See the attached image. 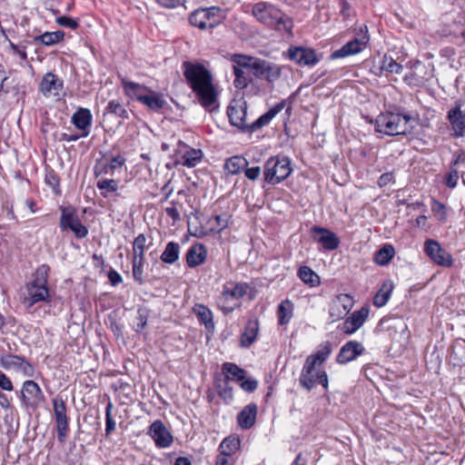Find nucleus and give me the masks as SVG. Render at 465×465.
I'll return each instance as SVG.
<instances>
[{
  "label": "nucleus",
  "mask_w": 465,
  "mask_h": 465,
  "mask_svg": "<svg viewBox=\"0 0 465 465\" xmlns=\"http://www.w3.org/2000/svg\"><path fill=\"white\" fill-rule=\"evenodd\" d=\"M56 23L64 27H68L71 29H76L78 27V23L71 17L68 16H60L56 18Z\"/></svg>",
  "instance_id": "obj_57"
},
{
  "label": "nucleus",
  "mask_w": 465,
  "mask_h": 465,
  "mask_svg": "<svg viewBox=\"0 0 465 465\" xmlns=\"http://www.w3.org/2000/svg\"><path fill=\"white\" fill-rule=\"evenodd\" d=\"M299 278L312 287L320 284V277L308 266H302L298 271Z\"/></svg>",
  "instance_id": "obj_44"
},
{
  "label": "nucleus",
  "mask_w": 465,
  "mask_h": 465,
  "mask_svg": "<svg viewBox=\"0 0 465 465\" xmlns=\"http://www.w3.org/2000/svg\"><path fill=\"white\" fill-rule=\"evenodd\" d=\"M289 58L300 65H315L320 59L312 48L294 46L289 48Z\"/></svg>",
  "instance_id": "obj_17"
},
{
  "label": "nucleus",
  "mask_w": 465,
  "mask_h": 465,
  "mask_svg": "<svg viewBox=\"0 0 465 465\" xmlns=\"http://www.w3.org/2000/svg\"><path fill=\"white\" fill-rule=\"evenodd\" d=\"M369 316V308L361 307L349 316L342 323L341 330L346 334H352L359 330Z\"/></svg>",
  "instance_id": "obj_22"
},
{
  "label": "nucleus",
  "mask_w": 465,
  "mask_h": 465,
  "mask_svg": "<svg viewBox=\"0 0 465 465\" xmlns=\"http://www.w3.org/2000/svg\"><path fill=\"white\" fill-rule=\"evenodd\" d=\"M143 260H134L132 261L133 263V276L134 280L142 284L143 282Z\"/></svg>",
  "instance_id": "obj_51"
},
{
  "label": "nucleus",
  "mask_w": 465,
  "mask_h": 465,
  "mask_svg": "<svg viewBox=\"0 0 465 465\" xmlns=\"http://www.w3.org/2000/svg\"><path fill=\"white\" fill-rule=\"evenodd\" d=\"M252 13L259 22L270 27L276 26L282 21V13L273 5L266 2L253 5Z\"/></svg>",
  "instance_id": "obj_8"
},
{
  "label": "nucleus",
  "mask_w": 465,
  "mask_h": 465,
  "mask_svg": "<svg viewBox=\"0 0 465 465\" xmlns=\"http://www.w3.org/2000/svg\"><path fill=\"white\" fill-rule=\"evenodd\" d=\"M218 7L200 8L190 15L189 22L201 30L213 29L220 24Z\"/></svg>",
  "instance_id": "obj_7"
},
{
  "label": "nucleus",
  "mask_w": 465,
  "mask_h": 465,
  "mask_svg": "<svg viewBox=\"0 0 465 465\" xmlns=\"http://www.w3.org/2000/svg\"><path fill=\"white\" fill-rule=\"evenodd\" d=\"M22 400L26 406L35 407L43 399L39 385L34 381H25L23 384Z\"/></svg>",
  "instance_id": "obj_20"
},
{
  "label": "nucleus",
  "mask_w": 465,
  "mask_h": 465,
  "mask_svg": "<svg viewBox=\"0 0 465 465\" xmlns=\"http://www.w3.org/2000/svg\"><path fill=\"white\" fill-rule=\"evenodd\" d=\"M394 253V248L390 244H385L375 252L374 261L379 265H386L393 258Z\"/></svg>",
  "instance_id": "obj_45"
},
{
  "label": "nucleus",
  "mask_w": 465,
  "mask_h": 465,
  "mask_svg": "<svg viewBox=\"0 0 465 465\" xmlns=\"http://www.w3.org/2000/svg\"><path fill=\"white\" fill-rule=\"evenodd\" d=\"M239 449V439L234 437H227L220 443L218 450L220 452L219 454L232 457V455L236 453Z\"/></svg>",
  "instance_id": "obj_37"
},
{
  "label": "nucleus",
  "mask_w": 465,
  "mask_h": 465,
  "mask_svg": "<svg viewBox=\"0 0 465 465\" xmlns=\"http://www.w3.org/2000/svg\"><path fill=\"white\" fill-rule=\"evenodd\" d=\"M183 75L199 103L205 109L211 110L217 103L218 96L212 73L204 65L188 61L183 63Z\"/></svg>",
  "instance_id": "obj_1"
},
{
  "label": "nucleus",
  "mask_w": 465,
  "mask_h": 465,
  "mask_svg": "<svg viewBox=\"0 0 465 465\" xmlns=\"http://www.w3.org/2000/svg\"><path fill=\"white\" fill-rule=\"evenodd\" d=\"M244 173L248 179L254 181L260 176L261 168L259 166L245 168Z\"/></svg>",
  "instance_id": "obj_62"
},
{
  "label": "nucleus",
  "mask_w": 465,
  "mask_h": 465,
  "mask_svg": "<svg viewBox=\"0 0 465 465\" xmlns=\"http://www.w3.org/2000/svg\"><path fill=\"white\" fill-rule=\"evenodd\" d=\"M294 305L289 299L283 300L278 306V321L280 325L289 323L293 315Z\"/></svg>",
  "instance_id": "obj_33"
},
{
  "label": "nucleus",
  "mask_w": 465,
  "mask_h": 465,
  "mask_svg": "<svg viewBox=\"0 0 465 465\" xmlns=\"http://www.w3.org/2000/svg\"><path fill=\"white\" fill-rule=\"evenodd\" d=\"M306 361L302 367L301 375H300V384L304 389L311 391L313 389L317 383L322 385L324 389H328V376L327 373L322 370H317V366L313 365L309 372H306Z\"/></svg>",
  "instance_id": "obj_13"
},
{
  "label": "nucleus",
  "mask_w": 465,
  "mask_h": 465,
  "mask_svg": "<svg viewBox=\"0 0 465 465\" xmlns=\"http://www.w3.org/2000/svg\"><path fill=\"white\" fill-rule=\"evenodd\" d=\"M157 3L166 8H174L178 5H183L184 0H157Z\"/></svg>",
  "instance_id": "obj_60"
},
{
  "label": "nucleus",
  "mask_w": 465,
  "mask_h": 465,
  "mask_svg": "<svg viewBox=\"0 0 465 465\" xmlns=\"http://www.w3.org/2000/svg\"><path fill=\"white\" fill-rule=\"evenodd\" d=\"M382 68L388 72L399 74L402 71V66L396 63L393 59L385 60Z\"/></svg>",
  "instance_id": "obj_56"
},
{
  "label": "nucleus",
  "mask_w": 465,
  "mask_h": 465,
  "mask_svg": "<svg viewBox=\"0 0 465 465\" xmlns=\"http://www.w3.org/2000/svg\"><path fill=\"white\" fill-rule=\"evenodd\" d=\"M64 87V82L56 74H45L40 83L39 90L45 97L59 96Z\"/></svg>",
  "instance_id": "obj_19"
},
{
  "label": "nucleus",
  "mask_w": 465,
  "mask_h": 465,
  "mask_svg": "<svg viewBox=\"0 0 465 465\" xmlns=\"http://www.w3.org/2000/svg\"><path fill=\"white\" fill-rule=\"evenodd\" d=\"M125 160L121 155L114 156L111 159L109 163L100 162L97 163L94 168L95 175L98 177L100 175L111 174L113 175L115 169L121 168Z\"/></svg>",
  "instance_id": "obj_29"
},
{
  "label": "nucleus",
  "mask_w": 465,
  "mask_h": 465,
  "mask_svg": "<svg viewBox=\"0 0 465 465\" xmlns=\"http://www.w3.org/2000/svg\"><path fill=\"white\" fill-rule=\"evenodd\" d=\"M96 186L101 191L102 196L106 198L118 190V182L114 179L102 178L97 181Z\"/></svg>",
  "instance_id": "obj_47"
},
{
  "label": "nucleus",
  "mask_w": 465,
  "mask_h": 465,
  "mask_svg": "<svg viewBox=\"0 0 465 465\" xmlns=\"http://www.w3.org/2000/svg\"><path fill=\"white\" fill-rule=\"evenodd\" d=\"M241 381V388L247 392H252L258 387V381L252 378H248V379L244 378L242 381Z\"/></svg>",
  "instance_id": "obj_55"
},
{
  "label": "nucleus",
  "mask_w": 465,
  "mask_h": 465,
  "mask_svg": "<svg viewBox=\"0 0 465 465\" xmlns=\"http://www.w3.org/2000/svg\"><path fill=\"white\" fill-rule=\"evenodd\" d=\"M0 388L5 391H13V389H14L13 383L10 381V379L1 371H0Z\"/></svg>",
  "instance_id": "obj_58"
},
{
  "label": "nucleus",
  "mask_w": 465,
  "mask_h": 465,
  "mask_svg": "<svg viewBox=\"0 0 465 465\" xmlns=\"http://www.w3.org/2000/svg\"><path fill=\"white\" fill-rule=\"evenodd\" d=\"M112 410H113V404L112 402H109L105 408V431L106 434H109L111 431H113L115 429V422L112 418Z\"/></svg>",
  "instance_id": "obj_54"
},
{
  "label": "nucleus",
  "mask_w": 465,
  "mask_h": 465,
  "mask_svg": "<svg viewBox=\"0 0 465 465\" xmlns=\"http://www.w3.org/2000/svg\"><path fill=\"white\" fill-rule=\"evenodd\" d=\"M60 227L62 231L71 230L76 238H84L88 234V229L84 226L72 207L62 208L60 218Z\"/></svg>",
  "instance_id": "obj_10"
},
{
  "label": "nucleus",
  "mask_w": 465,
  "mask_h": 465,
  "mask_svg": "<svg viewBox=\"0 0 465 465\" xmlns=\"http://www.w3.org/2000/svg\"><path fill=\"white\" fill-rule=\"evenodd\" d=\"M424 251L430 259L436 264L443 267H450L452 264V257L440 243L434 240H427L424 244Z\"/></svg>",
  "instance_id": "obj_14"
},
{
  "label": "nucleus",
  "mask_w": 465,
  "mask_h": 465,
  "mask_svg": "<svg viewBox=\"0 0 465 465\" xmlns=\"http://www.w3.org/2000/svg\"><path fill=\"white\" fill-rule=\"evenodd\" d=\"M146 244V237L143 233H140L133 242L134 260L144 261V251Z\"/></svg>",
  "instance_id": "obj_49"
},
{
  "label": "nucleus",
  "mask_w": 465,
  "mask_h": 465,
  "mask_svg": "<svg viewBox=\"0 0 465 465\" xmlns=\"http://www.w3.org/2000/svg\"><path fill=\"white\" fill-rule=\"evenodd\" d=\"M234 460L231 456L219 454L215 460V465H234Z\"/></svg>",
  "instance_id": "obj_63"
},
{
  "label": "nucleus",
  "mask_w": 465,
  "mask_h": 465,
  "mask_svg": "<svg viewBox=\"0 0 465 465\" xmlns=\"http://www.w3.org/2000/svg\"><path fill=\"white\" fill-rule=\"evenodd\" d=\"M448 120L453 135L455 137H462L465 134V109L462 110L460 105L457 104L449 111Z\"/></svg>",
  "instance_id": "obj_23"
},
{
  "label": "nucleus",
  "mask_w": 465,
  "mask_h": 465,
  "mask_svg": "<svg viewBox=\"0 0 465 465\" xmlns=\"http://www.w3.org/2000/svg\"><path fill=\"white\" fill-rule=\"evenodd\" d=\"M291 162L285 156H272L264 164V180L270 184H277L292 173Z\"/></svg>",
  "instance_id": "obj_5"
},
{
  "label": "nucleus",
  "mask_w": 465,
  "mask_h": 465,
  "mask_svg": "<svg viewBox=\"0 0 465 465\" xmlns=\"http://www.w3.org/2000/svg\"><path fill=\"white\" fill-rule=\"evenodd\" d=\"M415 224L417 227L421 228L424 232H428L430 229L428 217L425 215L419 216L415 221Z\"/></svg>",
  "instance_id": "obj_61"
},
{
  "label": "nucleus",
  "mask_w": 465,
  "mask_h": 465,
  "mask_svg": "<svg viewBox=\"0 0 465 465\" xmlns=\"http://www.w3.org/2000/svg\"><path fill=\"white\" fill-rule=\"evenodd\" d=\"M23 359H24L23 357L13 355V354L2 355L0 357V365L5 370H10V369L17 370L18 367L20 366V363L22 362Z\"/></svg>",
  "instance_id": "obj_50"
},
{
  "label": "nucleus",
  "mask_w": 465,
  "mask_h": 465,
  "mask_svg": "<svg viewBox=\"0 0 465 465\" xmlns=\"http://www.w3.org/2000/svg\"><path fill=\"white\" fill-rule=\"evenodd\" d=\"M285 107V102L282 101L272 107L268 112L260 116L251 125L245 122L247 105L245 102L233 101L227 109L230 123L241 130L255 131L267 125Z\"/></svg>",
  "instance_id": "obj_2"
},
{
  "label": "nucleus",
  "mask_w": 465,
  "mask_h": 465,
  "mask_svg": "<svg viewBox=\"0 0 465 465\" xmlns=\"http://www.w3.org/2000/svg\"><path fill=\"white\" fill-rule=\"evenodd\" d=\"M460 172L458 168H454L453 166H450V172L447 173L445 178L446 185L450 188L456 187L459 180Z\"/></svg>",
  "instance_id": "obj_53"
},
{
  "label": "nucleus",
  "mask_w": 465,
  "mask_h": 465,
  "mask_svg": "<svg viewBox=\"0 0 465 465\" xmlns=\"http://www.w3.org/2000/svg\"><path fill=\"white\" fill-rule=\"evenodd\" d=\"M363 351L364 347L361 342L350 341L341 348L337 355V362L340 364H346L362 354Z\"/></svg>",
  "instance_id": "obj_24"
},
{
  "label": "nucleus",
  "mask_w": 465,
  "mask_h": 465,
  "mask_svg": "<svg viewBox=\"0 0 465 465\" xmlns=\"http://www.w3.org/2000/svg\"><path fill=\"white\" fill-rule=\"evenodd\" d=\"M312 232L314 240L320 242L325 250L333 251L339 247L340 239L331 231L315 226Z\"/></svg>",
  "instance_id": "obj_21"
},
{
  "label": "nucleus",
  "mask_w": 465,
  "mask_h": 465,
  "mask_svg": "<svg viewBox=\"0 0 465 465\" xmlns=\"http://www.w3.org/2000/svg\"><path fill=\"white\" fill-rule=\"evenodd\" d=\"M179 147L180 149H186L183 155L181 156V159L179 160V163L183 164V166L187 167H194L197 165V163L200 162L203 153L201 150L196 149H191L189 148L184 143L179 142Z\"/></svg>",
  "instance_id": "obj_30"
},
{
  "label": "nucleus",
  "mask_w": 465,
  "mask_h": 465,
  "mask_svg": "<svg viewBox=\"0 0 465 465\" xmlns=\"http://www.w3.org/2000/svg\"><path fill=\"white\" fill-rule=\"evenodd\" d=\"M104 115H114L121 119H128L129 114L125 106L117 100H112L104 108Z\"/></svg>",
  "instance_id": "obj_35"
},
{
  "label": "nucleus",
  "mask_w": 465,
  "mask_h": 465,
  "mask_svg": "<svg viewBox=\"0 0 465 465\" xmlns=\"http://www.w3.org/2000/svg\"><path fill=\"white\" fill-rule=\"evenodd\" d=\"M148 321V312L145 309H138L136 316V324L134 330L136 332L142 331L146 326Z\"/></svg>",
  "instance_id": "obj_52"
},
{
  "label": "nucleus",
  "mask_w": 465,
  "mask_h": 465,
  "mask_svg": "<svg viewBox=\"0 0 465 465\" xmlns=\"http://www.w3.org/2000/svg\"><path fill=\"white\" fill-rule=\"evenodd\" d=\"M331 349L329 343L326 344L325 348L322 351H317L314 354H312L306 359V372H309V370L313 366H320L322 362L326 361L328 356L331 354Z\"/></svg>",
  "instance_id": "obj_36"
},
{
  "label": "nucleus",
  "mask_w": 465,
  "mask_h": 465,
  "mask_svg": "<svg viewBox=\"0 0 465 465\" xmlns=\"http://www.w3.org/2000/svg\"><path fill=\"white\" fill-rule=\"evenodd\" d=\"M257 416V405L250 403L246 405L237 415V422L241 429L248 430L255 422Z\"/></svg>",
  "instance_id": "obj_26"
},
{
  "label": "nucleus",
  "mask_w": 465,
  "mask_h": 465,
  "mask_svg": "<svg viewBox=\"0 0 465 465\" xmlns=\"http://www.w3.org/2000/svg\"><path fill=\"white\" fill-rule=\"evenodd\" d=\"M148 434L159 448H168L173 443V436L162 420H154L149 427Z\"/></svg>",
  "instance_id": "obj_15"
},
{
  "label": "nucleus",
  "mask_w": 465,
  "mask_h": 465,
  "mask_svg": "<svg viewBox=\"0 0 465 465\" xmlns=\"http://www.w3.org/2000/svg\"><path fill=\"white\" fill-rule=\"evenodd\" d=\"M215 388L218 395L223 399L226 403L232 401L233 398L232 388L229 385L227 379H216Z\"/></svg>",
  "instance_id": "obj_43"
},
{
  "label": "nucleus",
  "mask_w": 465,
  "mask_h": 465,
  "mask_svg": "<svg viewBox=\"0 0 465 465\" xmlns=\"http://www.w3.org/2000/svg\"><path fill=\"white\" fill-rule=\"evenodd\" d=\"M392 290V283L391 282H384L373 298V304L377 307H382L386 304L390 298V293Z\"/></svg>",
  "instance_id": "obj_48"
},
{
  "label": "nucleus",
  "mask_w": 465,
  "mask_h": 465,
  "mask_svg": "<svg viewBox=\"0 0 465 465\" xmlns=\"http://www.w3.org/2000/svg\"><path fill=\"white\" fill-rule=\"evenodd\" d=\"M206 259V250L203 244L197 243L190 247L186 253V262L191 268L196 267Z\"/></svg>",
  "instance_id": "obj_27"
},
{
  "label": "nucleus",
  "mask_w": 465,
  "mask_h": 465,
  "mask_svg": "<svg viewBox=\"0 0 465 465\" xmlns=\"http://www.w3.org/2000/svg\"><path fill=\"white\" fill-rule=\"evenodd\" d=\"M248 162L242 156H232L226 160L224 163L225 170L231 174H238L242 170L245 169Z\"/></svg>",
  "instance_id": "obj_38"
},
{
  "label": "nucleus",
  "mask_w": 465,
  "mask_h": 465,
  "mask_svg": "<svg viewBox=\"0 0 465 465\" xmlns=\"http://www.w3.org/2000/svg\"><path fill=\"white\" fill-rule=\"evenodd\" d=\"M53 407L56 421L57 439L61 443H64L69 431L66 404L64 400L59 396L54 398Z\"/></svg>",
  "instance_id": "obj_12"
},
{
  "label": "nucleus",
  "mask_w": 465,
  "mask_h": 465,
  "mask_svg": "<svg viewBox=\"0 0 465 465\" xmlns=\"http://www.w3.org/2000/svg\"><path fill=\"white\" fill-rule=\"evenodd\" d=\"M223 371L225 373L227 381L234 380L237 381H242L245 378V371L238 367L234 363L225 362L223 364Z\"/></svg>",
  "instance_id": "obj_40"
},
{
  "label": "nucleus",
  "mask_w": 465,
  "mask_h": 465,
  "mask_svg": "<svg viewBox=\"0 0 465 465\" xmlns=\"http://www.w3.org/2000/svg\"><path fill=\"white\" fill-rule=\"evenodd\" d=\"M140 103L152 111H159L166 104V101L163 99V95L152 90L145 94V96Z\"/></svg>",
  "instance_id": "obj_32"
},
{
  "label": "nucleus",
  "mask_w": 465,
  "mask_h": 465,
  "mask_svg": "<svg viewBox=\"0 0 465 465\" xmlns=\"http://www.w3.org/2000/svg\"><path fill=\"white\" fill-rule=\"evenodd\" d=\"M407 115L385 114L376 120L377 130L389 135L405 134Z\"/></svg>",
  "instance_id": "obj_6"
},
{
  "label": "nucleus",
  "mask_w": 465,
  "mask_h": 465,
  "mask_svg": "<svg viewBox=\"0 0 465 465\" xmlns=\"http://www.w3.org/2000/svg\"><path fill=\"white\" fill-rule=\"evenodd\" d=\"M165 212L167 215L171 217L173 221H178L181 218L179 211L173 204L172 206L166 207Z\"/></svg>",
  "instance_id": "obj_64"
},
{
  "label": "nucleus",
  "mask_w": 465,
  "mask_h": 465,
  "mask_svg": "<svg viewBox=\"0 0 465 465\" xmlns=\"http://www.w3.org/2000/svg\"><path fill=\"white\" fill-rule=\"evenodd\" d=\"M17 370L22 371L27 377H32L34 375L33 366L25 359H23Z\"/></svg>",
  "instance_id": "obj_59"
},
{
  "label": "nucleus",
  "mask_w": 465,
  "mask_h": 465,
  "mask_svg": "<svg viewBox=\"0 0 465 465\" xmlns=\"http://www.w3.org/2000/svg\"><path fill=\"white\" fill-rule=\"evenodd\" d=\"M179 253L180 245L177 242H170L166 244L164 251L161 254V260L165 263L172 264L178 260Z\"/></svg>",
  "instance_id": "obj_41"
},
{
  "label": "nucleus",
  "mask_w": 465,
  "mask_h": 465,
  "mask_svg": "<svg viewBox=\"0 0 465 465\" xmlns=\"http://www.w3.org/2000/svg\"><path fill=\"white\" fill-rule=\"evenodd\" d=\"M247 61L252 62L250 64L251 70L257 78L272 83L281 76V67L276 64L253 56H251V59H247Z\"/></svg>",
  "instance_id": "obj_9"
},
{
  "label": "nucleus",
  "mask_w": 465,
  "mask_h": 465,
  "mask_svg": "<svg viewBox=\"0 0 465 465\" xmlns=\"http://www.w3.org/2000/svg\"><path fill=\"white\" fill-rule=\"evenodd\" d=\"M248 284L242 282H227L217 300L218 307L224 314L233 312L240 307V300L247 293Z\"/></svg>",
  "instance_id": "obj_4"
},
{
  "label": "nucleus",
  "mask_w": 465,
  "mask_h": 465,
  "mask_svg": "<svg viewBox=\"0 0 465 465\" xmlns=\"http://www.w3.org/2000/svg\"><path fill=\"white\" fill-rule=\"evenodd\" d=\"M72 123L74 126L83 131L82 137H86L89 134V128L92 124V114L90 110L85 108H79L72 116Z\"/></svg>",
  "instance_id": "obj_25"
},
{
  "label": "nucleus",
  "mask_w": 465,
  "mask_h": 465,
  "mask_svg": "<svg viewBox=\"0 0 465 465\" xmlns=\"http://www.w3.org/2000/svg\"><path fill=\"white\" fill-rule=\"evenodd\" d=\"M353 301L349 294L341 293L331 302L330 306V318L331 321H337L345 316L352 308Z\"/></svg>",
  "instance_id": "obj_16"
},
{
  "label": "nucleus",
  "mask_w": 465,
  "mask_h": 465,
  "mask_svg": "<svg viewBox=\"0 0 465 465\" xmlns=\"http://www.w3.org/2000/svg\"><path fill=\"white\" fill-rule=\"evenodd\" d=\"M122 85L127 96L132 99H136L139 102H141L142 99L145 96V94L150 91V89H148L145 85L128 81L125 78L122 79Z\"/></svg>",
  "instance_id": "obj_28"
},
{
  "label": "nucleus",
  "mask_w": 465,
  "mask_h": 465,
  "mask_svg": "<svg viewBox=\"0 0 465 465\" xmlns=\"http://www.w3.org/2000/svg\"><path fill=\"white\" fill-rule=\"evenodd\" d=\"M209 229L213 232H220L229 225V215L226 213L217 214L207 222Z\"/></svg>",
  "instance_id": "obj_42"
},
{
  "label": "nucleus",
  "mask_w": 465,
  "mask_h": 465,
  "mask_svg": "<svg viewBox=\"0 0 465 465\" xmlns=\"http://www.w3.org/2000/svg\"><path fill=\"white\" fill-rule=\"evenodd\" d=\"M193 312L196 314L200 322L203 323L209 330L214 328L213 316L212 311L203 304H195Z\"/></svg>",
  "instance_id": "obj_34"
},
{
  "label": "nucleus",
  "mask_w": 465,
  "mask_h": 465,
  "mask_svg": "<svg viewBox=\"0 0 465 465\" xmlns=\"http://www.w3.org/2000/svg\"><path fill=\"white\" fill-rule=\"evenodd\" d=\"M368 41H369V37H368L367 34H363L361 37H357V38L348 42L347 44L342 45L340 49L331 53L330 58L334 60V59H339V58H343V57H347L350 55L357 54L362 51V49L366 46V44L368 43Z\"/></svg>",
  "instance_id": "obj_18"
},
{
  "label": "nucleus",
  "mask_w": 465,
  "mask_h": 465,
  "mask_svg": "<svg viewBox=\"0 0 465 465\" xmlns=\"http://www.w3.org/2000/svg\"><path fill=\"white\" fill-rule=\"evenodd\" d=\"M49 271L50 267L48 265H40L35 272L34 281L26 284L27 297L25 298V302H27L29 306L39 302L50 301L47 288Z\"/></svg>",
  "instance_id": "obj_3"
},
{
  "label": "nucleus",
  "mask_w": 465,
  "mask_h": 465,
  "mask_svg": "<svg viewBox=\"0 0 465 465\" xmlns=\"http://www.w3.org/2000/svg\"><path fill=\"white\" fill-rule=\"evenodd\" d=\"M247 59H251V56L238 54L232 56V62L233 63L232 71L235 76L233 84L237 89L246 88L251 82L246 70H251V65L249 64L252 62L247 61Z\"/></svg>",
  "instance_id": "obj_11"
},
{
  "label": "nucleus",
  "mask_w": 465,
  "mask_h": 465,
  "mask_svg": "<svg viewBox=\"0 0 465 465\" xmlns=\"http://www.w3.org/2000/svg\"><path fill=\"white\" fill-rule=\"evenodd\" d=\"M259 331V322L257 319L249 320L246 323L244 331L241 337V344L242 347L251 346L256 340Z\"/></svg>",
  "instance_id": "obj_31"
},
{
  "label": "nucleus",
  "mask_w": 465,
  "mask_h": 465,
  "mask_svg": "<svg viewBox=\"0 0 465 465\" xmlns=\"http://www.w3.org/2000/svg\"><path fill=\"white\" fill-rule=\"evenodd\" d=\"M430 210L438 222L440 223H447L449 217V209L446 205L437 200H432Z\"/></svg>",
  "instance_id": "obj_46"
},
{
  "label": "nucleus",
  "mask_w": 465,
  "mask_h": 465,
  "mask_svg": "<svg viewBox=\"0 0 465 465\" xmlns=\"http://www.w3.org/2000/svg\"><path fill=\"white\" fill-rule=\"evenodd\" d=\"M64 36V33L63 31H55V32H45L43 35H37L35 37V43H41L45 45H53L63 41Z\"/></svg>",
  "instance_id": "obj_39"
}]
</instances>
